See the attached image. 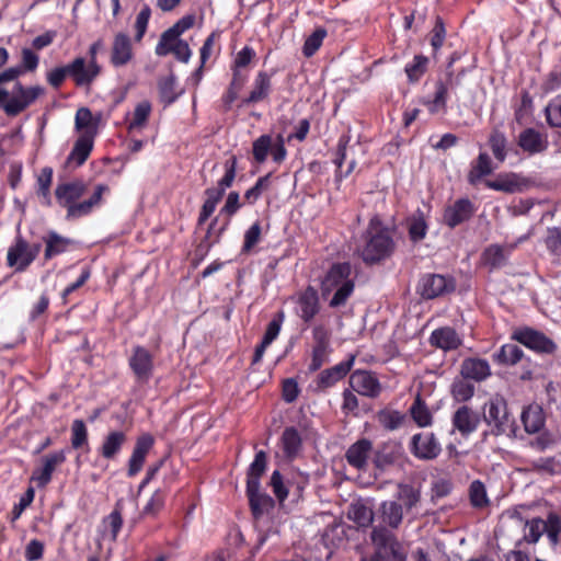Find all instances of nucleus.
I'll return each mask as SVG.
<instances>
[{
    "label": "nucleus",
    "mask_w": 561,
    "mask_h": 561,
    "mask_svg": "<svg viewBox=\"0 0 561 561\" xmlns=\"http://www.w3.org/2000/svg\"><path fill=\"white\" fill-rule=\"evenodd\" d=\"M89 183L82 179L57 184L55 198L57 204L67 210V219H78L90 215L94 208L102 204L103 195L110 191L106 184H96L92 194L81 201L88 193Z\"/></svg>",
    "instance_id": "nucleus-1"
},
{
    "label": "nucleus",
    "mask_w": 561,
    "mask_h": 561,
    "mask_svg": "<svg viewBox=\"0 0 561 561\" xmlns=\"http://www.w3.org/2000/svg\"><path fill=\"white\" fill-rule=\"evenodd\" d=\"M351 265L347 263L334 264L322 280V295L335 290L330 307L343 306L354 290V283L350 279Z\"/></svg>",
    "instance_id": "nucleus-2"
},
{
    "label": "nucleus",
    "mask_w": 561,
    "mask_h": 561,
    "mask_svg": "<svg viewBox=\"0 0 561 561\" xmlns=\"http://www.w3.org/2000/svg\"><path fill=\"white\" fill-rule=\"evenodd\" d=\"M376 557L385 561H405L407 551L396 535L386 526H376L370 534Z\"/></svg>",
    "instance_id": "nucleus-3"
},
{
    "label": "nucleus",
    "mask_w": 561,
    "mask_h": 561,
    "mask_svg": "<svg viewBox=\"0 0 561 561\" xmlns=\"http://www.w3.org/2000/svg\"><path fill=\"white\" fill-rule=\"evenodd\" d=\"M483 420L494 436L511 435L514 433V421L512 420L506 401L495 397L483 407Z\"/></svg>",
    "instance_id": "nucleus-4"
},
{
    "label": "nucleus",
    "mask_w": 561,
    "mask_h": 561,
    "mask_svg": "<svg viewBox=\"0 0 561 561\" xmlns=\"http://www.w3.org/2000/svg\"><path fill=\"white\" fill-rule=\"evenodd\" d=\"M44 89L39 85L24 87L20 81L14 84L13 95L4 105V113L15 117L31 106L42 94Z\"/></svg>",
    "instance_id": "nucleus-5"
},
{
    "label": "nucleus",
    "mask_w": 561,
    "mask_h": 561,
    "mask_svg": "<svg viewBox=\"0 0 561 561\" xmlns=\"http://www.w3.org/2000/svg\"><path fill=\"white\" fill-rule=\"evenodd\" d=\"M529 533L525 535V540L529 543H535L539 540L543 533H547L548 538L553 546L559 542V534L561 531V519L556 514H549L547 520L541 518H534L526 523Z\"/></svg>",
    "instance_id": "nucleus-6"
},
{
    "label": "nucleus",
    "mask_w": 561,
    "mask_h": 561,
    "mask_svg": "<svg viewBox=\"0 0 561 561\" xmlns=\"http://www.w3.org/2000/svg\"><path fill=\"white\" fill-rule=\"evenodd\" d=\"M394 244L386 231L373 234L364 245L360 254L366 263H376L388 257L393 251Z\"/></svg>",
    "instance_id": "nucleus-7"
},
{
    "label": "nucleus",
    "mask_w": 561,
    "mask_h": 561,
    "mask_svg": "<svg viewBox=\"0 0 561 561\" xmlns=\"http://www.w3.org/2000/svg\"><path fill=\"white\" fill-rule=\"evenodd\" d=\"M129 368L139 383H146L152 376L153 357L144 346H135L128 359Z\"/></svg>",
    "instance_id": "nucleus-8"
},
{
    "label": "nucleus",
    "mask_w": 561,
    "mask_h": 561,
    "mask_svg": "<svg viewBox=\"0 0 561 561\" xmlns=\"http://www.w3.org/2000/svg\"><path fill=\"white\" fill-rule=\"evenodd\" d=\"M69 77L77 87H89L101 73V66L98 62H87L83 57H76L68 64Z\"/></svg>",
    "instance_id": "nucleus-9"
},
{
    "label": "nucleus",
    "mask_w": 561,
    "mask_h": 561,
    "mask_svg": "<svg viewBox=\"0 0 561 561\" xmlns=\"http://www.w3.org/2000/svg\"><path fill=\"white\" fill-rule=\"evenodd\" d=\"M94 134L91 130L83 131L67 157L66 165L70 168H78L84 164L90 157L93 149Z\"/></svg>",
    "instance_id": "nucleus-10"
},
{
    "label": "nucleus",
    "mask_w": 561,
    "mask_h": 561,
    "mask_svg": "<svg viewBox=\"0 0 561 561\" xmlns=\"http://www.w3.org/2000/svg\"><path fill=\"white\" fill-rule=\"evenodd\" d=\"M153 446V438L149 434L141 435L137 438L131 456L128 460V477H135L140 472L145 463L146 457Z\"/></svg>",
    "instance_id": "nucleus-11"
},
{
    "label": "nucleus",
    "mask_w": 561,
    "mask_h": 561,
    "mask_svg": "<svg viewBox=\"0 0 561 561\" xmlns=\"http://www.w3.org/2000/svg\"><path fill=\"white\" fill-rule=\"evenodd\" d=\"M28 242L21 236L15 238L14 243L8 249L7 264L14 267L15 272H24L32 262H28Z\"/></svg>",
    "instance_id": "nucleus-12"
},
{
    "label": "nucleus",
    "mask_w": 561,
    "mask_h": 561,
    "mask_svg": "<svg viewBox=\"0 0 561 561\" xmlns=\"http://www.w3.org/2000/svg\"><path fill=\"white\" fill-rule=\"evenodd\" d=\"M479 423V414L468 405L458 408L453 416L454 427L463 436L473 433L478 428Z\"/></svg>",
    "instance_id": "nucleus-13"
},
{
    "label": "nucleus",
    "mask_w": 561,
    "mask_h": 561,
    "mask_svg": "<svg viewBox=\"0 0 561 561\" xmlns=\"http://www.w3.org/2000/svg\"><path fill=\"white\" fill-rule=\"evenodd\" d=\"M515 337L518 342L524 344L530 350L541 352V353H552L556 348L554 343L545 336L542 333L525 329L518 332Z\"/></svg>",
    "instance_id": "nucleus-14"
},
{
    "label": "nucleus",
    "mask_w": 561,
    "mask_h": 561,
    "mask_svg": "<svg viewBox=\"0 0 561 561\" xmlns=\"http://www.w3.org/2000/svg\"><path fill=\"white\" fill-rule=\"evenodd\" d=\"M133 58V47L130 37L127 34L118 33L115 35L112 51L111 62L114 67H122L127 65Z\"/></svg>",
    "instance_id": "nucleus-15"
},
{
    "label": "nucleus",
    "mask_w": 561,
    "mask_h": 561,
    "mask_svg": "<svg viewBox=\"0 0 561 561\" xmlns=\"http://www.w3.org/2000/svg\"><path fill=\"white\" fill-rule=\"evenodd\" d=\"M350 383L356 392L367 397H376L380 391L377 378L368 371L358 370L353 373Z\"/></svg>",
    "instance_id": "nucleus-16"
},
{
    "label": "nucleus",
    "mask_w": 561,
    "mask_h": 561,
    "mask_svg": "<svg viewBox=\"0 0 561 561\" xmlns=\"http://www.w3.org/2000/svg\"><path fill=\"white\" fill-rule=\"evenodd\" d=\"M127 442V435L122 431H112L104 436L98 451L106 460H114Z\"/></svg>",
    "instance_id": "nucleus-17"
},
{
    "label": "nucleus",
    "mask_w": 561,
    "mask_h": 561,
    "mask_svg": "<svg viewBox=\"0 0 561 561\" xmlns=\"http://www.w3.org/2000/svg\"><path fill=\"white\" fill-rule=\"evenodd\" d=\"M472 214V203L467 198H461L445 210L444 220L450 228H454L468 220Z\"/></svg>",
    "instance_id": "nucleus-18"
},
{
    "label": "nucleus",
    "mask_w": 561,
    "mask_h": 561,
    "mask_svg": "<svg viewBox=\"0 0 561 561\" xmlns=\"http://www.w3.org/2000/svg\"><path fill=\"white\" fill-rule=\"evenodd\" d=\"M414 455L422 459H433L437 457L440 447L433 434H416L412 438Z\"/></svg>",
    "instance_id": "nucleus-19"
},
{
    "label": "nucleus",
    "mask_w": 561,
    "mask_h": 561,
    "mask_svg": "<svg viewBox=\"0 0 561 561\" xmlns=\"http://www.w3.org/2000/svg\"><path fill=\"white\" fill-rule=\"evenodd\" d=\"M460 375L463 379L482 381L491 375V369L486 360L466 358L461 364Z\"/></svg>",
    "instance_id": "nucleus-20"
},
{
    "label": "nucleus",
    "mask_w": 561,
    "mask_h": 561,
    "mask_svg": "<svg viewBox=\"0 0 561 561\" xmlns=\"http://www.w3.org/2000/svg\"><path fill=\"white\" fill-rule=\"evenodd\" d=\"M370 453V440L359 439L347 449L345 457L351 466L358 470H364L367 466V459L369 458Z\"/></svg>",
    "instance_id": "nucleus-21"
},
{
    "label": "nucleus",
    "mask_w": 561,
    "mask_h": 561,
    "mask_svg": "<svg viewBox=\"0 0 561 561\" xmlns=\"http://www.w3.org/2000/svg\"><path fill=\"white\" fill-rule=\"evenodd\" d=\"M431 344L443 351L456 350L461 345V339L457 332L449 327L439 328L431 335Z\"/></svg>",
    "instance_id": "nucleus-22"
},
{
    "label": "nucleus",
    "mask_w": 561,
    "mask_h": 561,
    "mask_svg": "<svg viewBox=\"0 0 561 561\" xmlns=\"http://www.w3.org/2000/svg\"><path fill=\"white\" fill-rule=\"evenodd\" d=\"M247 493L252 514L255 518L273 510L274 500L270 495L261 493L260 486H255L254 489L247 486Z\"/></svg>",
    "instance_id": "nucleus-23"
},
{
    "label": "nucleus",
    "mask_w": 561,
    "mask_h": 561,
    "mask_svg": "<svg viewBox=\"0 0 561 561\" xmlns=\"http://www.w3.org/2000/svg\"><path fill=\"white\" fill-rule=\"evenodd\" d=\"M453 289V284L444 276L431 275L424 280L421 295L423 298L433 299Z\"/></svg>",
    "instance_id": "nucleus-24"
},
{
    "label": "nucleus",
    "mask_w": 561,
    "mask_h": 561,
    "mask_svg": "<svg viewBox=\"0 0 561 561\" xmlns=\"http://www.w3.org/2000/svg\"><path fill=\"white\" fill-rule=\"evenodd\" d=\"M354 360L355 355H351L346 363H341L332 368L321 371L319 375L318 386L321 388H328L344 378L351 370Z\"/></svg>",
    "instance_id": "nucleus-25"
},
{
    "label": "nucleus",
    "mask_w": 561,
    "mask_h": 561,
    "mask_svg": "<svg viewBox=\"0 0 561 561\" xmlns=\"http://www.w3.org/2000/svg\"><path fill=\"white\" fill-rule=\"evenodd\" d=\"M283 320L284 312L279 311L275 314L274 319L268 323L263 340L254 352L253 363H257L261 360L265 348L276 339V336L279 333Z\"/></svg>",
    "instance_id": "nucleus-26"
},
{
    "label": "nucleus",
    "mask_w": 561,
    "mask_h": 561,
    "mask_svg": "<svg viewBox=\"0 0 561 561\" xmlns=\"http://www.w3.org/2000/svg\"><path fill=\"white\" fill-rule=\"evenodd\" d=\"M519 147L527 152H541L547 147L546 138L536 129L527 128L518 137Z\"/></svg>",
    "instance_id": "nucleus-27"
},
{
    "label": "nucleus",
    "mask_w": 561,
    "mask_h": 561,
    "mask_svg": "<svg viewBox=\"0 0 561 561\" xmlns=\"http://www.w3.org/2000/svg\"><path fill=\"white\" fill-rule=\"evenodd\" d=\"M45 241V251L44 259L45 261H49L53 257L66 252L72 241L68 238H65L58 234L55 231L48 232V234L44 238Z\"/></svg>",
    "instance_id": "nucleus-28"
},
{
    "label": "nucleus",
    "mask_w": 561,
    "mask_h": 561,
    "mask_svg": "<svg viewBox=\"0 0 561 561\" xmlns=\"http://www.w3.org/2000/svg\"><path fill=\"white\" fill-rule=\"evenodd\" d=\"M522 421L526 432L537 433L545 424L543 410L538 404H530L523 411Z\"/></svg>",
    "instance_id": "nucleus-29"
},
{
    "label": "nucleus",
    "mask_w": 561,
    "mask_h": 561,
    "mask_svg": "<svg viewBox=\"0 0 561 561\" xmlns=\"http://www.w3.org/2000/svg\"><path fill=\"white\" fill-rule=\"evenodd\" d=\"M297 302L301 308V318L310 321L318 312V294L312 287H307L298 297Z\"/></svg>",
    "instance_id": "nucleus-30"
},
{
    "label": "nucleus",
    "mask_w": 561,
    "mask_h": 561,
    "mask_svg": "<svg viewBox=\"0 0 561 561\" xmlns=\"http://www.w3.org/2000/svg\"><path fill=\"white\" fill-rule=\"evenodd\" d=\"M382 522L392 529H397L403 518L402 505L396 501L383 502L380 506Z\"/></svg>",
    "instance_id": "nucleus-31"
},
{
    "label": "nucleus",
    "mask_w": 561,
    "mask_h": 561,
    "mask_svg": "<svg viewBox=\"0 0 561 561\" xmlns=\"http://www.w3.org/2000/svg\"><path fill=\"white\" fill-rule=\"evenodd\" d=\"M301 443L300 434L295 427L290 426L284 430L282 435V445L287 458L293 459L297 456L301 448Z\"/></svg>",
    "instance_id": "nucleus-32"
},
{
    "label": "nucleus",
    "mask_w": 561,
    "mask_h": 561,
    "mask_svg": "<svg viewBox=\"0 0 561 561\" xmlns=\"http://www.w3.org/2000/svg\"><path fill=\"white\" fill-rule=\"evenodd\" d=\"M486 186L495 191L515 193L522 190V183L516 174L499 175L495 180L486 181Z\"/></svg>",
    "instance_id": "nucleus-33"
},
{
    "label": "nucleus",
    "mask_w": 561,
    "mask_h": 561,
    "mask_svg": "<svg viewBox=\"0 0 561 561\" xmlns=\"http://www.w3.org/2000/svg\"><path fill=\"white\" fill-rule=\"evenodd\" d=\"M347 516L359 527H369L374 522L373 510L360 502L353 503L350 506Z\"/></svg>",
    "instance_id": "nucleus-34"
},
{
    "label": "nucleus",
    "mask_w": 561,
    "mask_h": 561,
    "mask_svg": "<svg viewBox=\"0 0 561 561\" xmlns=\"http://www.w3.org/2000/svg\"><path fill=\"white\" fill-rule=\"evenodd\" d=\"M150 113H151L150 102L149 101L139 102L136 105V107L131 114V118L128 122V126H127L128 131L131 133L134 130H139L142 127H145L149 119Z\"/></svg>",
    "instance_id": "nucleus-35"
},
{
    "label": "nucleus",
    "mask_w": 561,
    "mask_h": 561,
    "mask_svg": "<svg viewBox=\"0 0 561 561\" xmlns=\"http://www.w3.org/2000/svg\"><path fill=\"white\" fill-rule=\"evenodd\" d=\"M159 100L164 106L171 105L175 101V78L172 72L158 80Z\"/></svg>",
    "instance_id": "nucleus-36"
},
{
    "label": "nucleus",
    "mask_w": 561,
    "mask_h": 561,
    "mask_svg": "<svg viewBox=\"0 0 561 561\" xmlns=\"http://www.w3.org/2000/svg\"><path fill=\"white\" fill-rule=\"evenodd\" d=\"M266 469V454L261 450L255 455L254 461L248 471L247 486L254 489L260 486V478Z\"/></svg>",
    "instance_id": "nucleus-37"
},
{
    "label": "nucleus",
    "mask_w": 561,
    "mask_h": 561,
    "mask_svg": "<svg viewBox=\"0 0 561 561\" xmlns=\"http://www.w3.org/2000/svg\"><path fill=\"white\" fill-rule=\"evenodd\" d=\"M492 161L488 153H480L477 160V164L469 172L468 179L471 184H474L479 179L484 175L491 174Z\"/></svg>",
    "instance_id": "nucleus-38"
},
{
    "label": "nucleus",
    "mask_w": 561,
    "mask_h": 561,
    "mask_svg": "<svg viewBox=\"0 0 561 561\" xmlns=\"http://www.w3.org/2000/svg\"><path fill=\"white\" fill-rule=\"evenodd\" d=\"M122 511L123 505L119 502H117L111 514L103 519V524L105 525L106 528L110 529L112 540L117 539V536L123 527Z\"/></svg>",
    "instance_id": "nucleus-39"
},
{
    "label": "nucleus",
    "mask_w": 561,
    "mask_h": 561,
    "mask_svg": "<svg viewBox=\"0 0 561 561\" xmlns=\"http://www.w3.org/2000/svg\"><path fill=\"white\" fill-rule=\"evenodd\" d=\"M156 54L158 56L175 54V24L162 33L156 46Z\"/></svg>",
    "instance_id": "nucleus-40"
},
{
    "label": "nucleus",
    "mask_w": 561,
    "mask_h": 561,
    "mask_svg": "<svg viewBox=\"0 0 561 561\" xmlns=\"http://www.w3.org/2000/svg\"><path fill=\"white\" fill-rule=\"evenodd\" d=\"M411 414L413 420L420 425V426H426L432 421V415L425 405V402L421 399V396L417 394L414 403L411 407Z\"/></svg>",
    "instance_id": "nucleus-41"
},
{
    "label": "nucleus",
    "mask_w": 561,
    "mask_h": 561,
    "mask_svg": "<svg viewBox=\"0 0 561 561\" xmlns=\"http://www.w3.org/2000/svg\"><path fill=\"white\" fill-rule=\"evenodd\" d=\"M270 89V78L265 72H260L255 87L250 93L249 98L244 101L245 103H255L267 95Z\"/></svg>",
    "instance_id": "nucleus-42"
},
{
    "label": "nucleus",
    "mask_w": 561,
    "mask_h": 561,
    "mask_svg": "<svg viewBox=\"0 0 561 561\" xmlns=\"http://www.w3.org/2000/svg\"><path fill=\"white\" fill-rule=\"evenodd\" d=\"M71 446L79 449L88 446V430L82 420H75L71 425Z\"/></svg>",
    "instance_id": "nucleus-43"
},
{
    "label": "nucleus",
    "mask_w": 561,
    "mask_h": 561,
    "mask_svg": "<svg viewBox=\"0 0 561 561\" xmlns=\"http://www.w3.org/2000/svg\"><path fill=\"white\" fill-rule=\"evenodd\" d=\"M469 495H470V502H471L472 506L481 508V507L489 505L486 490H485L484 484L481 481L476 480L471 483L470 490H469Z\"/></svg>",
    "instance_id": "nucleus-44"
},
{
    "label": "nucleus",
    "mask_w": 561,
    "mask_h": 561,
    "mask_svg": "<svg viewBox=\"0 0 561 561\" xmlns=\"http://www.w3.org/2000/svg\"><path fill=\"white\" fill-rule=\"evenodd\" d=\"M523 357V351L516 344H505L497 354V360L502 364L514 365Z\"/></svg>",
    "instance_id": "nucleus-45"
},
{
    "label": "nucleus",
    "mask_w": 561,
    "mask_h": 561,
    "mask_svg": "<svg viewBox=\"0 0 561 561\" xmlns=\"http://www.w3.org/2000/svg\"><path fill=\"white\" fill-rule=\"evenodd\" d=\"M451 394L458 402H465L473 397L474 387L462 378L453 383Z\"/></svg>",
    "instance_id": "nucleus-46"
},
{
    "label": "nucleus",
    "mask_w": 561,
    "mask_h": 561,
    "mask_svg": "<svg viewBox=\"0 0 561 561\" xmlns=\"http://www.w3.org/2000/svg\"><path fill=\"white\" fill-rule=\"evenodd\" d=\"M325 35L327 31L324 28H317L307 37L302 48L305 57H311L320 48Z\"/></svg>",
    "instance_id": "nucleus-47"
},
{
    "label": "nucleus",
    "mask_w": 561,
    "mask_h": 561,
    "mask_svg": "<svg viewBox=\"0 0 561 561\" xmlns=\"http://www.w3.org/2000/svg\"><path fill=\"white\" fill-rule=\"evenodd\" d=\"M398 499L402 501L408 510L415 506L421 499L420 491L410 484H399Z\"/></svg>",
    "instance_id": "nucleus-48"
},
{
    "label": "nucleus",
    "mask_w": 561,
    "mask_h": 561,
    "mask_svg": "<svg viewBox=\"0 0 561 561\" xmlns=\"http://www.w3.org/2000/svg\"><path fill=\"white\" fill-rule=\"evenodd\" d=\"M489 144H490V147L492 149L494 157L499 161H504L505 157H506V151H505L506 138H505V136L502 133H500L497 129H494L490 136Z\"/></svg>",
    "instance_id": "nucleus-49"
},
{
    "label": "nucleus",
    "mask_w": 561,
    "mask_h": 561,
    "mask_svg": "<svg viewBox=\"0 0 561 561\" xmlns=\"http://www.w3.org/2000/svg\"><path fill=\"white\" fill-rule=\"evenodd\" d=\"M272 148V137L268 135H263L257 138L253 142V157L259 162L262 163L266 160L267 153Z\"/></svg>",
    "instance_id": "nucleus-50"
},
{
    "label": "nucleus",
    "mask_w": 561,
    "mask_h": 561,
    "mask_svg": "<svg viewBox=\"0 0 561 561\" xmlns=\"http://www.w3.org/2000/svg\"><path fill=\"white\" fill-rule=\"evenodd\" d=\"M409 236L412 241L422 240L426 233V222L422 216H413L408 220Z\"/></svg>",
    "instance_id": "nucleus-51"
},
{
    "label": "nucleus",
    "mask_w": 561,
    "mask_h": 561,
    "mask_svg": "<svg viewBox=\"0 0 561 561\" xmlns=\"http://www.w3.org/2000/svg\"><path fill=\"white\" fill-rule=\"evenodd\" d=\"M484 264L491 267H497L505 261L503 249L500 245H491L483 252Z\"/></svg>",
    "instance_id": "nucleus-52"
},
{
    "label": "nucleus",
    "mask_w": 561,
    "mask_h": 561,
    "mask_svg": "<svg viewBox=\"0 0 561 561\" xmlns=\"http://www.w3.org/2000/svg\"><path fill=\"white\" fill-rule=\"evenodd\" d=\"M428 59L422 55L414 57V62L405 68V72L411 82L417 81L421 76L426 71Z\"/></svg>",
    "instance_id": "nucleus-53"
},
{
    "label": "nucleus",
    "mask_w": 561,
    "mask_h": 561,
    "mask_svg": "<svg viewBox=\"0 0 561 561\" xmlns=\"http://www.w3.org/2000/svg\"><path fill=\"white\" fill-rule=\"evenodd\" d=\"M75 125L77 130H91L95 135V129L92 126V113L88 107H80L77 111Z\"/></svg>",
    "instance_id": "nucleus-54"
},
{
    "label": "nucleus",
    "mask_w": 561,
    "mask_h": 561,
    "mask_svg": "<svg viewBox=\"0 0 561 561\" xmlns=\"http://www.w3.org/2000/svg\"><path fill=\"white\" fill-rule=\"evenodd\" d=\"M34 496L35 491L32 486H30L20 497L19 503L14 504L11 512L12 520H16L18 518H20L23 511L32 504Z\"/></svg>",
    "instance_id": "nucleus-55"
},
{
    "label": "nucleus",
    "mask_w": 561,
    "mask_h": 561,
    "mask_svg": "<svg viewBox=\"0 0 561 561\" xmlns=\"http://www.w3.org/2000/svg\"><path fill=\"white\" fill-rule=\"evenodd\" d=\"M403 420V416L397 411H381L378 413L379 423L387 430L397 428Z\"/></svg>",
    "instance_id": "nucleus-56"
},
{
    "label": "nucleus",
    "mask_w": 561,
    "mask_h": 561,
    "mask_svg": "<svg viewBox=\"0 0 561 561\" xmlns=\"http://www.w3.org/2000/svg\"><path fill=\"white\" fill-rule=\"evenodd\" d=\"M67 77H69L68 65L56 67L48 71L46 75V80L54 89H59Z\"/></svg>",
    "instance_id": "nucleus-57"
},
{
    "label": "nucleus",
    "mask_w": 561,
    "mask_h": 561,
    "mask_svg": "<svg viewBox=\"0 0 561 561\" xmlns=\"http://www.w3.org/2000/svg\"><path fill=\"white\" fill-rule=\"evenodd\" d=\"M91 276V271L89 267H84L82 271H81V274L80 276L78 277V279L71 284H69L61 293V298H62V301L64 304H67L68 302V297L75 293L77 289H79L80 287H82L90 278Z\"/></svg>",
    "instance_id": "nucleus-58"
},
{
    "label": "nucleus",
    "mask_w": 561,
    "mask_h": 561,
    "mask_svg": "<svg viewBox=\"0 0 561 561\" xmlns=\"http://www.w3.org/2000/svg\"><path fill=\"white\" fill-rule=\"evenodd\" d=\"M150 15H151V10L147 5L145 8H142L140 10V12L137 14L136 23H135L136 41H141V38L144 37V35L147 31Z\"/></svg>",
    "instance_id": "nucleus-59"
},
{
    "label": "nucleus",
    "mask_w": 561,
    "mask_h": 561,
    "mask_svg": "<svg viewBox=\"0 0 561 561\" xmlns=\"http://www.w3.org/2000/svg\"><path fill=\"white\" fill-rule=\"evenodd\" d=\"M548 123L553 127H561V98H557L546 107Z\"/></svg>",
    "instance_id": "nucleus-60"
},
{
    "label": "nucleus",
    "mask_w": 561,
    "mask_h": 561,
    "mask_svg": "<svg viewBox=\"0 0 561 561\" xmlns=\"http://www.w3.org/2000/svg\"><path fill=\"white\" fill-rule=\"evenodd\" d=\"M66 461V451L58 450L54 451L51 454L46 455L43 458V467L46 468L48 471L54 473L56 468L60 465H62Z\"/></svg>",
    "instance_id": "nucleus-61"
},
{
    "label": "nucleus",
    "mask_w": 561,
    "mask_h": 561,
    "mask_svg": "<svg viewBox=\"0 0 561 561\" xmlns=\"http://www.w3.org/2000/svg\"><path fill=\"white\" fill-rule=\"evenodd\" d=\"M39 57L30 48L22 49V67L23 72L35 71L38 67Z\"/></svg>",
    "instance_id": "nucleus-62"
},
{
    "label": "nucleus",
    "mask_w": 561,
    "mask_h": 561,
    "mask_svg": "<svg viewBox=\"0 0 561 561\" xmlns=\"http://www.w3.org/2000/svg\"><path fill=\"white\" fill-rule=\"evenodd\" d=\"M271 485L278 501L283 502L287 497L288 491L283 483V477L279 471H274L272 473Z\"/></svg>",
    "instance_id": "nucleus-63"
},
{
    "label": "nucleus",
    "mask_w": 561,
    "mask_h": 561,
    "mask_svg": "<svg viewBox=\"0 0 561 561\" xmlns=\"http://www.w3.org/2000/svg\"><path fill=\"white\" fill-rule=\"evenodd\" d=\"M546 244L551 251L561 253V228L554 227L548 230Z\"/></svg>",
    "instance_id": "nucleus-64"
}]
</instances>
